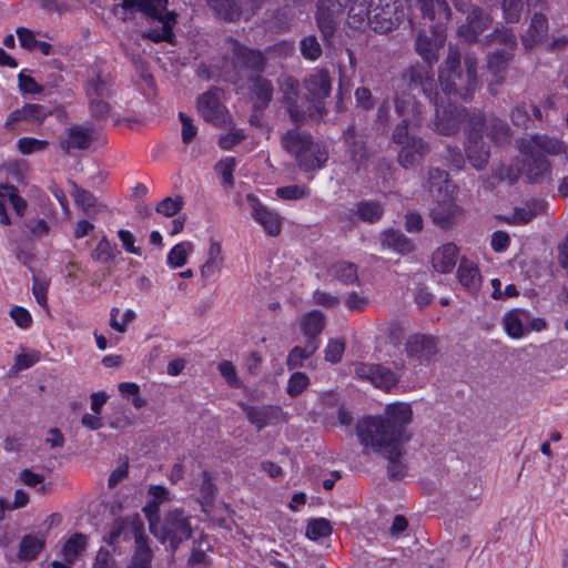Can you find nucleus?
Masks as SVG:
<instances>
[{"mask_svg": "<svg viewBox=\"0 0 568 568\" xmlns=\"http://www.w3.org/2000/svg\"><path fill=\"white\" fill-rule=\"evenodd\" d=\"M331 272L334 277L344 284H354L358 280L357 266L351 262H337L332 266Z\"/></svg>", "mask_w": 568, "mask_h": 568, "instance_id": "nucleus-44", "label": "nucleus"}, {"mask_svg": "<svg viewBox=\"0 0 568 568\" xmlns=\"http://www.w3.org/2000/svg\"><path fill=\"white\" fill-rule=\"evenodd\" d=\"M282 146L295 156L304 171L318 170L328 159V152L324 145L314 141L308 133L297 130H290L283 135Z\"/></svg>", "mask_w": 568, "mask_h": 568, "instance_id": "nucleus-6", "label": "nucleus"}, {"mask_svg": "<svg viewBox=\"0 0 568 568\" xmlns=\"http://www.w3.org/2000/svg\"><path fill=\"white\" fill-rule=\"evenodd\" d=\"M149 495L152 497V501L145 507L149 519L151 518L150 513H156L158 507L169 497V490L163 486H151L149 488Z\"/></svg>", "mask_w": 568, "mask_h": 568, "instance_id": "nucleus-57", "label": "nucleus"}, {"mask_svg": "<svg viewBox=\"0 0 568 568\" xmlns=\"http://www.w3.org/2000/svg\"><path fill=\"white\" fill-rule=\"evenodd\" d=\"M301 53L311 61H315L321 57L322 48L315 36H307L301 40Z\"/></svg>", "mask_w": 568, "mask_h": 568, "instance_id": "nucleus-55", "label": "nucleus"}, {"mask_svg": "<svg viewBox=\"0 0 568 568\" xmlns=\"http://www.w3.org/2000/svg\"><path fill=\"white\" fill-rule=\"evenodd\" d=\"M194 251V245L190 241H183L175 244L168 253L166 264L171 268H179L186 264L189 256Z\"/></svg>", "mask_w": 568, "mask_h": 568, "instance_id": "nucleus-40", "label": "nucleus"}, {"mask_svg": "<svg viewBox=\"0 0 568 568\" xmlns=\"http://www.w3.org/2000/svg\"><path fill=\"white\" fill-rule=\"evenodd\" d=\"M131 538L134 539L135 544L145 539L144 524L139 515L116 519L111 527L106 541L114 545L120 539L129 540Z\"/></svg>", "mask_w": 568, "mask_h": 568, "instance_id": "nucleus-14", "label": "nucleus"}, {"mask_svg": "<svg viewBox=\"0 0 568 568\" xmlns=\"http://www.w3.org/2000/svg\"><path fill=\"white\" fill-rule=\"evenodd\" d=\"M455 8L464 13H467L466 23L459 27L458 36L466 41H475L479 33H481L489 24L488 16L473 7L467 0H455Z\"/></svg>", "mask_w": 568, "mask_h": 568, "instance_id": "nucleus-11", "label": "nucleus"}, {"mask_svg": "<svg viewBox=\"0 0 568 568\" xmlns=\"http://www.w3.org/2000/svg\"><path fill=\"white\" fill-rule=\"evenodd\" d=\"M523 154L530 155H558L566 152L565 144L555 138L547 135H531L528 139H523L519 145Z\"/></svg>", "mask_w": 568, "mask_h": 568, "instance_id": "nucleus-17", "label": "nucleus"}, {"mask_svg": "<svg viewBox=\"0 0 568 568\" xmlns=\"http://www.w3.org/2000/svg\"><path fill=\"white\" fill-rule=\"evenodd\" d=\"M276 194L284 200H300L308 196L310 190L304 185H288L278 187Z\"/></svg>", "mask_w": 568, "mask_h": 568, "instance_id": "nucleus-63", "label": "nucleus"}, {"mask_svg": "<svg viewBox=\"0 0 568 568\" xmlns=\"http://www.w3.org/2000/svg\"><path fill=\"white\" fill-rule=\"evenodd\" d=\"M305 88L315 100L329 95L332 90L331 79L324 70H316L305 79Z\"/></svg>", "mask_w": 568, "mask_h": 568, "instance_id": "nucleus-30", "label": "nucleus"}, {"mask_svg": "<svg viewBox=\"0 0 568 568\" xmlns=\"http://www.w3.org/2000/svg\"><path fill=\"white\" fill-rule=\"evenodd\" d=\"M87 537L82 534H75L70 537L61 549L63 559L68 562H72L85 549Z\"/></svg>", "mask_w": 568, "mask_h": 568, "instance_id": "nucleus-43", "label": "nucleus"}, {"mask_svg": "<svg viewBox=\"0 0 568 568\" xmlns=\"http://www.w3.org/2000/svg\"><path fill=\"white\" fill-rule=\"evenodd\" d=\"M371 28L386 33L396 28L408 14V0H371Z\"/></svg>", "mask_w": 568, "mask_h": 568, "instance_id": "nucleus-7", "label": "nucleus"}, {"mask_svg": "<svg viewBox=\"0 0 568 568\" xmlns=\"http://www.w3.org/2000/svg\"><path fill=\"white\" fill-rule=\"evenodd\" d=\"M19 151L23 155L41 152L47 149L48 142L45 140H38L34 138H21L17 142Z\"/></svg>", "mask_w": 568, "mask_h": 568, "instance_id": "nucleus-56", "label": "nucleus"}, {"mask_svg": "<svg viewBox=\"0 0 568 568\" xmlns=\"http://www.w3.org/2000/svg\"><path fill=\"white\" fill-rule=\"evenodd\" d=\"M72 195L75 203L82 207L84 213L91 215L99 211L97 199L87 190L80 189L77 185L73 187Z\"/></svg>", "mask_w": 568, "mask_h": 568, "instance_id": "nucleus-48", "label": "nucleus"}, {"mask_svg": "<svg viewBox=\"0 0 568 568\" xmlns=\"http://www.w3.org/2000/svg\"><path fill=\"white\" fill-rule=\"evenodd\" d=\"M423 17L428 19L432 24L429 29H445L450 18V9L445 0H418Z\"/></svg>", "mask_w": 568, "mask_h": 568, "instance_id": "nucleus-22", "label": "nucleus"}, {"mask_svg": "<svg viewBox=\"0 0 568 568\" xmlns=\"http://www.w3.org/2000/svg\"><path fill=\"white\" fill-rule=\"evenodd\" d=\"M345 351V343L343 339H329L325 347V359L329 363H338Z\"/></svg>", "mask_w": 568, "mask_h": 568, "instance_id": "nucleus-61", "label": "nucleus"}, {"mask_svg": "<svg viewBox=\"0 0 568 568\" xmlns=\"http://www.w3.org/2000/svg\"><path fill=\"white\" fill-rule=\"evenodd\" d=\"M151 551L146 538L135 544V551L129 568H150Z\"/></svg>", "mask_w": 568, "mask_h": 568, "instance_id": "nucleus-52", "label": "nucleus"}, {"mask_svg": "<svg viewBox=\"0 0 568 568\" xmlns=\"http://www.w3.org/2000/svg\"><path fill=\"white\" fill-rule=\"evenodd\" d=\"M246 199L251 205L253 219L270 236H277L281 233V216L263 205L254 194H247Z\"/></svg>", "mask_w": 568, "mask_h": 568, "instance_id": "nucleus-18", "label": "nucleus"}, {"mask_svg": "<svg viewBox=\"0 0 568 568\" xmlns=\"http://www.w3.org/2000/svg\"><path fill=\"white\" fill-rule=\"evenodd\" d=\"M410 79L412 91H423V93L429 97V90L433 85V79L429 75V70L426 67H414L408 72Z\"/></svg>", "mask_w": 568, "mask_h": 568, "instance_id": "nucleus-41", "label": "nucleus"}, {"mask_svg": "<svg viewBox=\"0 0 568 568\" xmlns=\"http://www.w3.org/2000/svg\"><path fill=\"white\" fill-rule=\"evenodd\" d=\"M548 30L547 19L544 14L536 13L531 18L528 30L523 34V43L526 49L539 44L546 37Z\"/></svg>", "mask_w": 568, "mask_h": 568, "instance_id": "nucleus-34", "label": "nucleus"}, {"mask_svg": "<svg viewBox=\"0 0 568 568\" xmlns=\"http://www.w3.org/2000/svg\"><path fill=\"white\" fill-rule=\"evenodd\" d=\"M134 320L135 312L131 308L121 312L120 308L113 307L110 312V326L119 333H125Z\"/></svg>", "mask_w": 568, "mask_h": 568, "instance_id": "nucleus-45", "label": "nucleus"}, {"mask_svg": "<svg viewBox=\"0 0 568 568\" xmlns=\"http://www.w3.org/2000/svg\"><path fill=\"white\" fill-rule=\"evenodd\" d=\"M325 326V318L322 312L311 311L306 313L301 320V331L306 336L307 341L316 339Z\"/></svg>", "mask_w": 568, "mask_h": 568, "instance_id": "nucleus-37", "label": "nucleus"}, {"mask_svg": "<svg viewBox=\"0 0 568 568\" xmlns=\"http://www.w3.org/2000/svg\"><path fill=\"white\" fill-rule=\"evenodd\" d=\"M544 210L545 204L540 201L526 202L521 206L515 207L511 215L506 216L505 221L514 225H524L541 214Z\"/></svg>", "mask_w": 568, "mask_h": 568, "instance_id": "nucleus-33", "label": "nucleus"}, {"mask_svg": "<svg viewBox=\"0 0 568 568\" xmlns=\"http://www.w3.org/2000/svg\"><path fill=\"white\" fill-rule=\"evenodd\" d=\"M229 50H231L235 63L253 69H260L264 64V57L260 51L245 48L237 41L230 40Z\"/></svg>", "mask_w": 568, "mask_h": 568, "instance_id": "nucleus-29", "label": "nucleus"}, {"mask_svg": "<svg viewBox=\"0 0 568 568\" xmlns=\"http://www.w3.org/2000/svg\"><path fill=\"white\" fill-rule=\"evenodd\" d=\"M405 353L412 361L429 359L436 353L435 339L425 335H412L406 341Z\"/></svg>", "mask_w": 568, "mask_h": 568, "instance_id": "nucleus-23", "label": "nucleus"}, {"mask_svg": "<svg viewBox=\"0 0 568 568\" xmlns=\"http://www.w3.org/2000/svg\"><path fill=\"white\" fill-rule=\"evenodd\" d=\"M236 168V161L233 156L222 159L215 165V171L222 178L223 184L232 186L234 183L233 173Z\"/></svg>", "mask_w": 568, "mask_h": 568, "instance_id": "nucleus-54", "label": "nucleus"}, {"mask_svg": "<svg viewBox=\"0 0 568 568\" xmlns=\"http://www.w3.org/2000/svg\"><path fill=\"white\" fill-rule=\"evenodd\" d=\"M356 213L364 222L374 223L383 215V207L375 201H363L357 204Z\"/></svg>", "mask_w": 568, "mask_h": 568, "instance_id": "nucleus-46", "label": "nucleus"}, {"mask_svg": "<svg viewBox=\"0 0 568 568\" xmlns=\"http://www.w3.org/2000/svg\"><path fill=\"white\" fill-rule=\"evenodd\" d=\"M332 534L331 523L325 518H315L306 526V537L311 540H318Z\"/></svg>", "mask_w": 568, "mask_h": 568, "instance_id": "nucleus-50", "label": "nucleus"}, {"mask_svg": "<svg viewBox=\"0 0 568 568\" xmlns=\"http://www.w3.org/2000/svg\"><path fill=\"white\" fill-rule=\"evenodd\" d=\"M403 444L396 446V454H382L384 458L388 460V474L392 478L399 479L405 475L406 467L402 462L403 457Z\"/></svg>", "mask_w": 568, "mask_h": 568, "instance_id": "nucleus-49", "label": "nucleus"}, {"mask_svg": "<svg viewBox=\"0 0 568 568\" xmlns=\"http://www.w3.org/2000/svg\"><path fill=\"white\" fill-rule=\"evenodd\" d=\"M528 321L529 311L524 308H513L503 315L501 326L508 337L513 339H520L528 335Z\"/></svg>", "mask_w": 568, "mask_h": 568, "instance_id": "nucleus-21", "label": "nucleus"}, {"mask_svg": "<svg viewBox=\"0 0 568 568\" xmlns=\"http://www.w3.org/2000/svg\"><path fill=\"white\" fill-rule=\"evenodd\" d=\"M446 41L445 29H433L420 31L416 38L415 48L417 53L425 62L433 63L437 61L439 51Z\"/></svg>", "mask_w": 568, "mask_h": 568, "instance_id": "nucleus-16", "label": "nucleus"}, {"mask_svg": "<svg viewBox=\"0 0 568 568\" xmlns=\"http://www.w3.org/2000/svg\"><path fill=\"white\" fill-rule=\"evenodd\" d=\"M200 481H201L200 483V491H201L200 503L202 505L203 511L206 513L207 511L206 506L213 499L215 486L213 484V479H212L211 475L206 471H203L201 474Z\"/></svg>", "mask_w": 568, "mask_h": 568, "instance_id": "nucleus-53", "label": "nucleus"}, {"mask_svg": "<svg viewBox=\"0 0 568 568\" xmlns=\"http://www.w3.org/2000/svg\"><path fill=\"white\" fill-rule=\"evenodd\" d=\"M253 91L256 98L260 100L261 106L266 105L272 99L273 89L270 81L265 79H255L253 81Z\"/></svg>", "mask_w": 568, "mask_h": 568, "instance_id": "nucleus-59", "label": "nucleus"}, {"mask_svg": "<svg viewBox=\"0 0 568 568\" xmlns=\"http://www.w3.org/2000/svg\"><path fill=\"white\" fill-rule=\"evenodd\" d=\"M399 433L387 427L382 416H368L356 425V435L365 454H396V446L403 444Z\"/></svg>", "mask_w": 568, "mask_h": 568, "instance_id": "nucleus-4", "label": "nucleus"}, {"mask_svg": "<svg viewBox=\"0 0 568 568\" xmlns=\"http://www.w3.org/2000/svg\"><path fill=\"white\" fill-rule=\"evenodd\" d=\"M244 139L245 133L242 129L232 128L227 133L220 136L217 144L222 150H231Z\"/></svg>", "mask_w": 568, "mask_h": 568, "instance_id": "nucleus-60", "label": "nucleus"}, {"mask_svg": "<svg viewBox=\"0 0 568 568\" xmlns=\"http://www.w3.org/2000/svg\"><path fill=\"white\" fill-rule=\"evenodd\" d=\"M197 111L205 122L216 126H225L231 122L226 108L222 104L217 91H207L197 100Z\"/></svg>", "mask_w": 568, "mask_h": 568, "instance_id": "nucleus-12", "label": "nucleus"}, {"mask_svg": "<svg viewBox=\"0 0 568 568\" xmlns=\"http://www.w3.org/2000/svg\"><path fill=\"white\" fill-rule=\"evenodd\" d=\"M349 0H321L317 6L316 21L324 38L333 36L336 23Z\"/></svg>", "mask_w": 568, "mask_h": 568, "instance_id": "nucleus-15", "label": "nucleus"}, {"mask_svg": "<svg viewBox=\"0 0 568 568\" xmlns=\"http://www.w3.org/2000/svg\"><path fill=\"white\" fill-rule=\"evenodd\" d=\"M113 7L112 12L122 19L128 20L134 12H142L148 18L156 20L161 23L160 29H152L142 36L154 42L165 41L173 42V27L176 23V14L174 11H166L168 0H120Z\"/></svg>", "mask_w": 568, "mask_h": 568, "instance_id": "nucleus-2", "label": "nucleus"}, {"mask_svg": "<svg viewBox=\"0 0 568 568\" xmlns=\"http://www.w3.org/2000/svg\"><path fill=\"white\" fill-rule=\"evenodd\" d=\"M458 252L454 243L443 244L432 255L433 268L440 274L450 273L456 265Z\"/></svg>", "mask_w": 568, "mask_h": 568, "instance_id": "nucleus-27", "label": "nucleus"}, {"mask_svg": "<svg viewBox=\"0 0 568 568\" xmlns=\"http://www.w3.org/2000/svg\"><path fill=\"white\" fill-rule=\"evenodd\" d=\"M310 384L306 374L297 372L294 373L287 382V394L292 397L298 396Z\"/></svg>", "mask_w": 568, "mask_h": 568, "instance_id": "nucleus-58", "label": "nucleus"}, {"mask_svg": "<svg viewBox=\"0 0 568 568\" xmlns=\"http://www.w3.org/2000/svg\"><path fill=\"white\" fill-rule=\"evenodd\" d=\"M243 409L247 419L258 429H262L266 425L271 424L281 414L280 408L272 406H245Z\"/></svg>", "mask_w": 568, "mask_h": 568, "instance_id": "nucleus-36", "label": "nucleus"}, {"mask_svg": "<svg viewBox=\"0 0 568 568\" xmlns=\"http://www.w3.org/2000/svg\"><path fill=\"white\" fill-rule=\"evenodd\" d=\"M470 132L466 144V155L476 170H483L488 162L489 146L484 135L496 143H504L509 138V128L494 116L476 115L469 120Z\"/></svg>", "mask_w": 568, "mask_h": 568, "instance_id": "nucleus-3", "label": "nucleus"}, {"mask_svg": "<svg viewBox=\"0 0 568 568\" xmlns=\"http://www.w3.org/2000/svg\"><path fill=\"white\" fill-rule=\"evenodd\" d=\"M150 529L162 542L169 541L172 549L191 535L189 518L181 510L170 511L161 527L150 518Z\"/></svg>", "mask_w": 568, "mask_h": 568, "instance_id": "nucleus-8", "label": "nucleus"}, {"mask_svg": "<svg viewBox=\"0 0 568 568\" xmlns=\"http://www.w3.org/2000/svg\"><path fill=\"white\" fill-rule=\"evenodd\" d=\"M438 80L442 91L434 99V130L439 134L450 135L465 119L464 110L456 105L457 100L470 99L478 87L477 59L473 54H466L463 68L457 49L449 45L447 58L439 68Z\"/></svg>", "mask_w": 568, "mask_h": 568, "instance_id": "nucleus-1", "label": "nucleus"}, {"mask_svg": "<svg viewBox=\"0 0 568 568\" xmlns=\"http://www.w3.org/2000/svg\"><path fill=\"white\" fill-rule=\"evenodd\" d=\"M224 257L222 255L221 244L215 241H211L207 256L205 262L200 267L201 277L204 281H211L221 274L223 268Z\"/></svg>", "mask_w": 568, "mask_h": 568, "instance_id": "nucleus-28", "label": "nucleus"}, {"mask_svg": "<svg viewBox=\"0 0 568 568\" xmlns=\"http://www.w3.org/2000/svg\"><path fill=\"white\" fill-rule=\"evenodd\" d=\"M0 203L7 209L11 204L19 216H22L27 210V201L21 197L16 186L7 183H0Z\"/></svg>", "mask_w": 568, "mask_h": 568, "instance_id": "nucleus-38", "label": "nucleus"}, {"mask_svg": "<svg viewBox=\"0 0 568 568\" xmlns=\"http://www.w3.org/2000/svg\"><path fill=\"white\" fill-rule=\"evenodd\" d=\"M98 138L94 129L85 126H72L68 130L67 138L61 141V149L69 153L71 150L88 149Z\"/></svg>", "mask_w": 568, "mask_h": 568, "instance_id": "nucleus-24", "label": "nucleus"}, {"mask_svg": "<svg viewBox=\"0 0 568 568\" xmlns=\"http://www.w3.org/2000/svg\"><path fill=\"white\" fill-rule=\"evenodd\" d=\"M182 204L180 197H165L156 205V212L164 216H173L182 209Z\"/></svg>", "mask_w": 568, "mask_h": 568, "instance_id": "nucleus-64", "label": "nucleus"}, {"mask_svg": "<svg viewBox=\"0 0 568 568\" xmlns=\"http://www.w3.org/2000/svg\"><path fill=\"white\" fill-rule=\"evenodd\" d=\"M404 365H396L395 369L381 364H358L355 374L363 379L369 381L374 386L382 389H389L395 386L400 377Z\"/></svg>", "mask_w": 568, "mask_h": 568, "instance_id": "nucleus-10", "label": "nucleus"}, {"mask_svg": "<svg viewBox=\"0 0 568 568\" xmlns=\"http://www.w3.org/2000/svg\"><path fill=\"white\" fill-rule=\"evenodd\" d=\"M428 152L427 143L420 138H412L409 143L404 144L397 155L398 163L404 169L418 164Z\"/></svg>", "mask_w": 568, "mask_h": 568, "instance_id": "nucleus-25", "label": "nucleus"}, {"mask_svg": "<svg viewBox=\"0 0 568 568\" xmlns=\"http://www.w3.org/2000/svg\"><path fill=\"white\" fill-rule=\"evenodd\" d=\"M43 547V540L37 536H26L20 542L19 558L32 560Z\"/></svg>", "mask_w": 568, "mask_h": 568, "instance_id": "nucleus-47", "label": "nucleus"}, {"mask_svg": "<svg viewBox=\"0 0 568 568\" xmlns=\"http://www.w3.org/2000/svg\"><path fill=\"white\" fill-rule=\"evenodd\" d=\"M387 427L397 430L402 443L408 439L405 427L412 422L413 412L410 405L406 403H393L385 408L384 416Z\"/></svg>", "mask_w": 568, "mask_h": 568, "instance_id": "nucleus-19", "label": "nucleus"}, {"mask_svg": "<svg viewBox=\"0 0 568 568\" xmlns=\"http://www.w3.org/2000/svg\"><path fill=\"white\" fill-rule=\"evenodd\" d=\"M318 345L317 339H310L304 347H294L287 356V366L290 368L302 366L303 361L311 357L318 348Z\"/></svg>", "mask_w": 568, "mask_h": 568, "instance_id": "nucleus-42", "label": "nucleus"}, {"mask_svg": "<svg viewBox=\"0 0 568 568\" xmlns=\"http://www.w3.org/2000/svg\"><path fill=\"white\" fill-rule=\"evenodd\" d=\"M493 41L503 45L500 50H496L488 58V69L495 75H498L505 70L507 62L511 59L517 43L515 34L508 29L496 30Z\"/></svg>", "mask_w": 568, "mask_h": 568, "instance_id": "nucleus-13", "label": "nucleus"}, {"mask_svg": "<svg viewBox=\"0 0 568 568\" xmlns=\"http://www.w3.org/2000/svg\"><path fill=\"white\" fill-rule=\"evenodd\" d=\"M382 246L392 250L398 254L406 255L415 250V244L410 239L399 231L386 230L381 235Z\"/></svg>", "mask_w": 568, "mask_h": 568, "instance_id": "nucleus-31", "label": "nucleus"}, {"mask_svg": "<svg viewBox=\"0 0 568 568\" xmlns=\"http://www.w3.org/2000/svg\"><path fill=\"white\" fill-rule=\"evenodd\" d=\"M351 1L347 3V6ZM371 7L366 0H353L348 8L347 23L353 28H361L365 23L369 24Z\"/></svg>", "mask_w": 568, "mask_h": 568, "instance_id": "nucleus-39", "label": "nucleus"}, {"mask_svg": "<svg viewBox=\"0 0 568 568\" xmlns=\"http://www.w3.org/2000/svg\"><path fill=\"white\" fill-rule=\"evenodd\" d=\"M116 246L104 236L99 241L91 256L94 261L108 263L116 256Z\"/></svg>", "mask_w": 568, "mask_h": 568, "instance_id": "nucleus-51", "label": "nucleus"}, {"mask_svg": "<svg viewBox=\"0 0 568 568\" xmlns=\"http://www.w3.org/2000/svg\"><path fill=\"white\" fill-rule=\"evenodd\" d=\"M396 111L404 119L396 125L393 132V141L403 146L409 143L412 138H416L410 135L408 125L409 123L416 125L420 122L422 108L414 101L410 93H404L402 97L396 98Z\"/></svg>", "mask_w": 568, "mask_h": 568, "instance_id": "nucleus-9", "label": "nucleus"}, {"mask_svg": "<svg viewBox=\"0 0 568 568\" xmlns=\"http://www.w3.org/2000/svg\"><path fill=\"white\" fill-rule=\"evenodd\" d=\"M425 186L434 196L437 195V203L432 210L434 223L443 227L454 224L462 215V211L452 197L454 186L448 180V174L439 169L430 170Z\"/></svg>", "mask_w": 568, "mask_h": 568, "instance_id": "nucleus-5", "label": "nucleus"}, {"mask_svg": "<svg viewBox=\"0 0 568 568\" xmlns=\"http://www.w3.org/2000/svg\"><path fill=\"white\" fill-rule=\"evenodd\" d=\"M457 277L459 283L470 292H477L481 284V275L477 265L463 258L459 263Z\"/></svg>", "mask_w": 568, "mask_h": 568, "instance_id": "nucleus-35", "label": "nucleus"}, {"mask_svg": "<svg viewBox=\"0 0 568 568\" xmlns=\"http://www.w3.org/2000/svg\"><path fill=\"white\" fill-rule=\"evenodd\" d=\"M523 173L528 181L538 182L550 172V162L546 156L524 154Z\"/></svg>", "mask_w": 568, "mask_h": 568, "instance_id": "nucleus-32", "label": "nucleus"}, {"mask_svg": "<svg viewBox=\"0 0 568 568\" xmlns=\"http://www.w3.org/2000/svg\"><path fill=\"white\" fill-rule=\"evenodd\" d=\"M18 87L24 94H38L43 91L42 85H40L32 77L26 74V70H22L18 74Z\"/></svg>", "mask_w": 568, "mask_h": 568, "instance_id": "nucleus-62", "label": "nucleus"}, {"mask_svg": "<svg viewBox=\"0 0 568 568\" xmlns=\"http://www.w3.org/2000/svg\"><path fill=\"white\" fill-rule=\"evenodd\" d=\"M209 6L216 12L217 16L225 20H235L241 16H244L245 19H248L254 11L260 8L264 0H250L251 9L250 12L240 10L236 2L234 0H207Z\"/></svg>", "mask_w": 568, "mask_h": 568, "instance_id": "nucleus-26", "label": "nucleus"}, {"mask_svg": "<svg viewBox=\"0 0 568 568\" xmlns=\"http://www.w3.org/2000/svg\"><path fill=\"white\" fill-rule=\"evenodd\" d=\"M87 93L92 114L97 118L104 116L109 112L105 99L110 95V88L105 80L95 74L88 83Z\"/></svg>", "mask_w": 568, "mask_h": 568, "instance_id": "nucleus-20", "label": "nucleus"}]
</instances>
